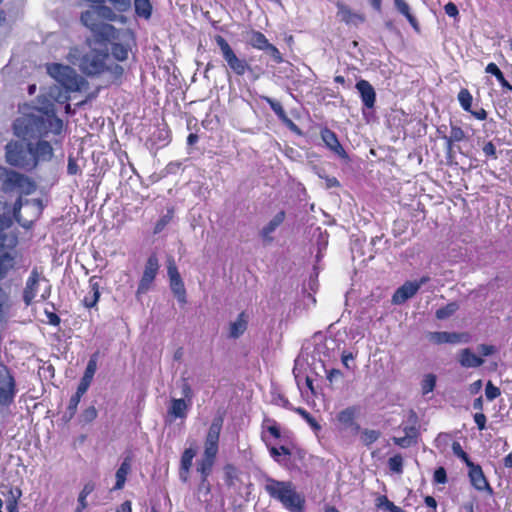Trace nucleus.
Returning a JSON list of instances; mask_svg holds the SVG:
<instances>
[{
    "mask_svg": "<svg viewBox=\"0 0 512 512\" xmlns=\"http://www.w3.org/2000/svg\"><path fill=\"white\" fill-rule=\"evenodd\" d=\"M63 126V121L56 115H52L49 118L26 115L16 120L14 130L18 137L39 138L35 144L28 143L30 155L35 160V167L39 162L50 161L54 154L51 143L43 138L47 137L49 132H52L54 135H61Z\"/></svg>",
    "mask_w": 512,
    "mask_h": 512,
    "instance_id": "1",
    "label": "nucleus"
},
{
    "mask_svg": "<svg viewBox=\"0 0 512 512\" xmlns=\"http://www.w3.org/2000/svg\"><path fill=\"white\" fill-rule=\"evenodd\" d=\"M97 16L107 21H116L118 16L105 3L96 5L94 10L87 9L80 15L81 24L91 32L94 41L100 45L108 46L117 38V29L112 24L97 21Z\"/></svg>",
    "mask_w": 512,
    "mask_h": 512,
    "instance_id": "2",
    "label": "nucleus"
},
{
    "mask_svg": "<svg viewBox=\"0 0 512 512\" xmlns=\"http://www.w3.org/2000/svg\"><path fill=\"white\" fill-rule=\"evenodd\" d=\"M104 50L91 48L89 51L82 53L78 48L71 49L69 53V61L71 64L78 66L79 70L88 77L98 76L105 71H111L116 78H120L123 74V68L119 64L113 66L107 65L109 53L107 46Z\"/></svg>",
    "mask_w": 512,
    "mask_h": 512,
    "instance_id": "3",
    "label": "nucleus"
},
{
    "mask_svg": "<svg viewBox=\"0 0 512 512\" xmlns=\"http://www.w3.org/2000/svg\"><path fill=\"white\" fill-rule=\"evenodd\" d=\"M265 491L270 498L278 501L286 510L290 512L305 511V497L296 490L293 482L268 477L265 482Z\"/></svg>",
    "mask_w": 512,
    "mask_h": 512,
    "instance_id": "4",
    "label": "nucleus"
},
{
    "mask_svg": "<svg viewBox=\"0 0 512 512\" xmlns=\"http://www.w3.org/2000/svg\"><path fill=\"white\" fill-rule=\"evenodd\" d=\"M222 425L223 419L221 417L213 419L205 438L203 455L201 459L197 461L196 470L200 474V478H203V482H206V478H209L213 471V466L219 451V439Z\"/></svg>",
    "mask_w": 512,
    "mask_h": 512,
    "instance_id": "5",
    "label": "nucleus"
},
{
    "mask_svg": "<svg viewBox=\"0 0 512 512\" xmlns=\"http://www.w3.org/2000/svg\"><path fill=\"white\" fill-rule=\"evenodd\" d=\"M215 43L220 49L221 55L226 62L228 69L236 76H243L246 73H253V67L245 58H240L229 42L221 35L214 37Z\"/></svg>",
    "mask_w": 512,
    "mask_h": 512,
    "instance_id": "6",
    "label": "nucleus"
},
{
    "mask_svg": "<svg viewBox=\"0 0 512 512\" xmlns=\"http://www.w3.org/2000/svg\"><path fill=\"white\" fill-rule=\"evenodd\" d=\"M41 281H45L47 283L49 282L45 278L43 273L39 270V268L34 267L31 270V272L26 280L25 287L22 292V299H23L24 304L27 307L31 306L34 302H40V301L44 302V301L48 300L49 297L51 296L52 288H51V285L48 284L45 287V289L43 290V292L40 294V298L38 300H36Z\"/></svg>",
    "mask_w": 512,
    "mask_h": 512,
    "instance_id": "7",
    "label": "nucleus"
},
{
    "mask_svg": "<svg viewBox=\"0 0 512 512\" xmlns=\"http://www.w3.org/2000/svg\"><path fill=\"white\" fill-rule=\"evenodd\" d=\"M5 159L13 167L26 170L35 168V160L30 155L28 144L25 146L19 141H10L6 144Z\"/></svg>",
    "mask_w": 512,
    "mask_h": 512,
    "instance_id": "8",
    "label": "nucleus"
},
{
    "mask_svg": "<svg viewBox=\"0 0 512 512\" xmlns=\"http://www.w3.org/2000/svg\"><path fill=\"white\" fill-rule=\"evenodd\" d=\"M0 170L5 175L2 183L4 192L18 190L20 194L30 195L36 190L35 182L28 176L5 167H0Z\"/></svg>",
    "mask_w": 512,
    "mask_h": 512,
    "instance_id": "9",
    "label": "nucleus"
},
{
    "mask_svg": "<svg viewBox=\"0 0 512 512\" xmlns=\"http://www.w3.org/2000/svg\"><path fill=\"white\" fill-rule=\"evenodd\" d=\"M48 74L68 91H79L81 80L69 66L60 63L47 65Z\"/></svg>",
    "mask_w": 512,
    "mask_h": 512,
    "instance_id": "10",
    "label": "nucleus"
},
{
    "mask_svg": "<svg viewBox=\"0 0 512 512\" xmlns=\"http://www.w3.org/2000/svg\"><path fill=\"white\" fill-rule=\"evenodd\" d=\"M17 393L16 381L10 369L0 364V406L8 407L14 402Z\"/></svg>",
    "mask_w": 512,
    "mask_h": 512,
    "instance_id": "11",
    "label": "nucleus"
},
{
    "mask_svg": "<svg viewBox=\"0 0 512 512\" xmlns=\"http://www.w3.org/2000/svg\"><path fill=\"white\" fill-rule=\"evenodd\" d=\"M159 270V261L155 253L151 254L145 264L142 277L136 291L137 295L145 294L151 288Z\"/></svg>",
    "mask_w": 512,
    "mask_h": 512,
    "instance_id": "12",
    "label": "nucleus"
},
{
    "mask_svg": "<svg viewBox=\"0 0 512 512\" xmlns=\"http://www.w3.org/2000/svg\"><path fill=\"white\" fill-rule=\"evenodd\" d=\"M167 273L172 293L181 305H185L187 303L186 289L173 258L168 261Z\"/></svg>",
    "mask_w": 512,
    "mask_h": 512,
    "instance_id": "13",
    "label": "nucleus"
},
{
    "mask_svg": "<svg viewBox=\"0 0 512 512\" xmlns=\"http://www.w3.org/2000/svg\"><path fill=\"white\" fill-rule=\"evenodd\" d=\"M469 472L468 476L471 482V485L479 492H487L488 494H493V489L488 482L482 467L479 464H473L468 467Z\"/></svg>",
    "mask_w": 512,
    "mask_h": 512,
    "instance_id": "14",
    "label": "nucleus"
},
{
    "mask_svg": "<svg viewBox=\"0 0 512 512\" xmlns=\"http://www.w3.org/2000/svg\"><path fill=\"white\" fill-rule=\"evenodd\" d=\"M321 138L325 143V146L333 152L335 155L340 157L343 160H348V153L345 151L339 139L334 131L329 129L328 127H324L320 131Z\"/></svg>",
    "mask_w": 512,
    "mask_h": 512,
    "instance_id": "15",
    "label": "nucleus"
},
{
    "mask_svg": "<svg viewBox=\"0 0 512 512\" xmlns=\"http://www.w3.org/2000/svg\"><path fill=\"white\" fill-rule=\"evenodd\" d=\"M405 433L402 437H392V442L400 448H410L418 444L420 439V429L416 424L403 427Z\"/></svg>",
    "mask_w": 512,
    "mask_h": 512,
    "instance_id": "16",
    "label": "nucleus"
},
{
    "mask_svg": "<svg viewBox=\"0 0 512 512\" xmlns=\"http://www.w3.org/2000/svg\"><path fill=\"white\" fill-rule=\"evenodd\" d=\"M355 88L360 95L363 106L367 109H373L376 103V92L372 84L365 79H360L357 81Z\"/></svg>",
    "mask_w": 512,
    "mask_h": 512,
    "instance_id": "17",
    "label": "nucleus"
},
{
    "mask_svg": "<svg viewBox=\"0 0 512 512\" xmlns=\"http://www.w3.org/2000/svg\"><path fill=\"white\" fill-rule=\"evenodd\" d=\"M420 289V284H417L416 281H407L402 286H400L392 296L393 304H402L406 302L408 299L412 298Z\"/></svg>",
    "mask_w": 512,
    "mask_h": 512,
    "instance_id": "18",
    "label": "nucleus"
},
{
    "mask_svg": "<svg viewBox=\"0 0 512 512\" xmlns=\"http://www.w3.org/2000/svg\"><path fill=\"white\" fill-rule=\"evenodd\" d=\"M337 16L339 19L349 26H358L365 21L363 14L352 11L348 6L338 3L337 4Z\"/></svg>",
    "mask_w": 512,
    "mask_h": 512,
    "instance_id": "19",
    "label": "nucleus"
},
{
    "mask_svg": "<svg viewBox=\"0 0 512 512\" xmlns=\"http://www.w3.org/2000/svg\"><path fill=\"white\" fill-rule=\"evenodd\" d=\"M89 291L84 296L82 303L83 305L91 309L95 307L100 299V283L97 276H91L89 278Z\"/></svg>",
    "mask_w": 512,
    "mask_h": 512,
    "instance_id": "20",
    "label": "nucleus"
},
{
    "mask_svg": "<svg viewBox=\"0 0 512 512\" xmlns=\"http://www.w3.org/2000/svg\"><path fill=\"white\" fill-rule=\"evenodd\" d=\"M451 131L450 135H444L442 138L445 141V150L448 156H451L454 152V144L457 142H461L467 139V135L465 131L458 125H454L451 123L450 125Z\"/></svg>",
    "mask_w": 512,
    "mask_h": 512,
    "instance_id": "21",
    "label": "nucleus"
},
{
    "mask_svg": "<svg viewBox=\"0 0 512 512\" xmlns=\"http://www.w3.org/2000/svg\"><path fill=\"white\" fill-rule=\"evenodd\" d=\"M285 217V211L281 210L261 229L260 236L265 243L273 242L271 234L284 222Z\"/></svg>",
    "mask_w": 512,
    "mask_h": 512,
    "instance_id": "22",
    "label": "nucleus"
},
{
    "mask_svg": "<svg viewBox=\"0 0 512 512\" xmlns=\"http://www.w3.org/2000/svg\"><path fill=\"white\" fill-rule=\"evenodd\" d=\"M458 361L464 368H477L484 363L483 358L473 353L470 348H464L460 351Z\"/></svg>",
    "mask_w": 512,
    "mask_h": 512,
    "instance_id": "23",
    "label": "nucleus"
},
{
    "mask_svg": "<svg viewBox=\"0 0 512 512\" xmlns=\"http://www.w3.org/2000/svg\"><path fill=\"white\" fill-rule=\"evenodd\" d=\"M131 471V457H126L119 468L116 471L115 477H116V483L112 490H121L124 488L127 476Z\"/></svg>",
    "mask_w": 512,
    "mask_h": 512,
    "instance_id": "24",
    "label": "nucleus"
},
{
    "mask_svg": "<svg viewBox=\"0 0 512 512\" xmlns=\"http://www.w3.org/2000/svg\"><path fill=\"white\" fill-rule=\"evenodd\" d=\"M196 455V450L193 448H186L180 459V477L181 479L186 482L188 479V473L192 467V461L193 458Z\"/></svg>",
    "mask_w": 512,
    "mask_h": 512,
    "instance_id": "25",
    "label": "nucleus"
},
{
    "mask_svg": "<svg viewBox=\"0 0 512 512\" xmlns=\"http://www.w3.org/2000/svg\"><path fill=\"white\" fill-rule=\"evenodd\" d=\"M356 413L357 409L354 406L347 407L338 413L337 420L346 427H353L358 432L360 425L355 422Z\"/></svg>",
    "mask_w": 512,
    "mask_h": 512,
    "instance_id": "26",
    "label": "nucleus"
},
{
    "mask_svg": "<svg viewBox=\"0 0 512 512\" xmlns=\"http://www.w3.org/2000/svg\"><path fill=\"white\" fill-rule=\"evenodd\" d=\"M394 4H395V7L398 10V12L400 14H402L407 19V21L409 22L411 27L416 32H419L420 31L419 22H418L417 18L411 13L410 7L406 3V1L405 0H394Z\"/></svg>",
    "mask_w": 512,
    "mask_h": 512,
    "instance_id": "27",
    "label": "nucleus"
},
{
    "mask_svg": "<svg viewBox=\"0 0 512 512\" xmlns=\"http://www.w3.org/2000/svg\"><path fill=\"white\" fill-rule=\"evenodd\" d=\"M265 101L269 104L272 111L277 115V117L287 126L293 129H297L295 123L287 116L283 106L280 102L275 101L269 97L264 98Z\"/></svg>",
    "mask_w": 512,
    "mask_h": 512,
    "instance_id": "28",
    "label": "nucleus"
},
{
    "mask_svg": "<svg viewBox=\"0 0 512 512\" xmlns=\"http://www.w3.org/2000/svg\"><path fill=\"white\" fill-rule=\"evenodd\" d=\"M192 403H189L185 399H172L171 406L169 407V414L174 418H185L187 415V410L191 406Z\"/></svg>",
    "mask_w": 512,
    "mask_h": 512,
    "instance_id": "29",
    "label": "nucleus"
},
{
    "mask_svg": "<svg viewBox=\"0 0 512 512\" xmlns=\"http://www.w3.org/2000/svg\"><path fill=\"white\" fill-rule=\"evenodd\" d=\"M247 325H248V316L243 311L238 315L236 321H234L230 324V332H229L230 337H232V338L240 337L246 331Z\"/></svg>",
    "mask_w": 512,
    "mask_h": 512,
    "instance_id": "30",
    "label": "nucleus"
},
{
    "mask_svg": "<svg viewBox=\"0 0 512 512\" xmlns=\"http://www.w3.org/2000/svg\"><path fill=\"white\" fill-rule=\"evenodd\" d=\"M261 428H262V438H264L265 432H268L275 439H279L281 437L280 424L273 418L265 416L263 418Z\"/></svg>",
    "mask_w": 512,
    "mask_h": 512,
    "instance_id": "31",
    "label": "nucleus"
},
{
    "mask_svg": "<svg viewBox=\"0 0 512 512\" xmlns=\"http://www.w3.org/2000/svg\"><path fill=\"white\" fill-rule=\"evenodd\" d=\"M95 490V483L92 481L87 482L78 495L77 507L75 512H83L87 507V497Z\"/></svg>",
    "mask_w": 512,
    "mask_h": 512,
    "instance_id": "32",
    "label": "nucleus"
},
{
    "mask_svg": "<svg viewBox=\"0 0 512 512\" xmlns=\"http://www.w3.org/2000/svg\"><path fill=\"white\" fill-rule=\"evenodd\" d=\"M485 72L495 76L503 90L512 92V85L506 80L504 74L494 62L487 64Z\"/></svg>",
    "mask_w": 512,
    "mask_h": 512,
    "instance_id": "33",
    "label": "nucleus"
},
{
    "mask_svg": "<svg viewBox=\"0 0 512 512\" xmlns=\"http://www.w3.org/2000/svg\"><path fill=\"white\" fill-rule=\"evenodd\" d=\"M248 43L255 49L264 50L269 41L262 32L252 30L249 34Z\"/></svg>",
    "mask_w": 512,
    "mask_h": 512,
    "instance_id": "34",
    "label": "nucleus"
},
{
    "mask_svg": "<svg viewBox=\"0 0 512 512\" xmlns=\"http://www.w3.org/2000/svg\"><path fill=\"white\" fill-rule=\"evenodd\" d=\"M388 469L391 473L401 475L404 471V459L400 453L391 456L387 461Z\"/></svg>",
    "mask_w": 512,
    "mask_h": 512,
    "instance_id": "35",
    "label": "nucleus"
},
{
    "mask_svg": "<svg viewBox=\"0 0 512 512\" xmlns=\"http://www.w3.org/2000/svg\"><path fill=\"white\" fill-rule=\"evenodd\" d=\"M375 506L377 509H383L389 512H405L401 507L396 506L390 501L386 495L378 496L375 500Z\"/></svg>",
    "mask_w": 512,
    "mask_h": 512,
    "instance_id": "36",
    "label": "nucleus"
},
{
    "mask_svg": "<svg viewBox=\"0 0 512 512\" xmlns=\"http://www.w3.org/2000/svg\"><path fill=\"white\" fill-rule=\"evenodd\" d=\"M81 398L82 397L76 393L71 396L67 409L63 415V419L66 422L70 421L76 415Z\"/></svg>",
    "mask_w": 512,
    "mask_h": 512,
    "instance_id": "37",
    "label": "nucleus"
},
{
    "mask_svg": "<svg viewBox=\"0 0 512 512\" xmlns=\"http://www.w3.org/2000/svg\"><path fill=\"white\" fill-rule=\"evenodd\" d=\"M135 12L138 16L145 19L150 18L152 13V5L149 0H134Z\"/></svg>",
    "mask_w": 512,
    "mask_h": 512,
    "instance_id": "38",
    "label": "nucleus"
},
{
    "mask_svg": "<svg viewBox=\"0 0 512 512\" xmlns=\"http://www.w3.org/2000/svg\"><path fill=\"white\" fill-rule=\"evenodd\" d=\"M457 98L463 110L466 112H472L473 97L468 89L462 88L459 91Z\"/></svg>",
    "mask_w": 512,
    "mask_h": 512,
    "instance_id": "39",
    "label": "nucleus"
},
{
    "mask_svg": "<svg viewBox=\"0 0 512 512\" xmlns=\"http://www.w3.org/2000/svg\"><path fill=\"white\" fill-rule=\"evenodd\" d=\"M381 436V432L379 430H373V429H363L361 431V442L363 445L369 447L373 443H375Z\"/></svg>",
    "mask_w": 512,
    "mask_h": 512,
    "instance_id": "40",
    "label": "nucleus"
},
{
    "mask_svg": "<svg viewBox=\"0 0 512 512\" xmlns=\"http://www.w3.org/2000/svg\"><path fill=\"white\" fill-rule=\"evenodd\" d=\"M458 304L456 302H450L447 305L436 310V318L444 320L452 316L458 310Z\"/></svg>",
    "mask_w": 512,
    "mask_h": 512,
    "instance_id": "41",
    "label": "nucleus"
},
{
    "mask_svg": "<svg viewBox=\"0 0 512 512\" xmlns=\"http://www.w3.org/2000/svg\"><path fill=\"white\" fill-rule=\"evenodd\" d=\"M97 359H98V352L94 353L86 366V369L84 371V374L82 376L83 379L89 380L90 382L93 381L94 375L97 370Z\"/></svg>",
    "mask_w": 512,
    "mask_h": 512,
    "instance_id": "42",
    "label": "nucleus"
},
{
    "mask_svg": "<svg viewBox=\"0 0 512 512\" xmlns=\"http://www.w3.org/2000/svg\"><path fill=\"white\" fill-rule=\"evenodd\" d=\"M21 496V491L19 489H16L14 492L11 488L9 490V496L6 500V510L7 512H19L18 511V499Z\"/></svg>",
    "mask_w": 512,
    "mask_h": 512,
    "instance_id": "43",
    "label": "nucleus"
},
{
    "mask_svg": "<svg viewBox=\"0 0 512 512\" xmlns=\"http://www.w3.org/2000/svg\"><path fill=\"white\" fill-rule=\"evenodd\" d=\"M270 456L279 464H284L283 459L281 458L282 455L290 456L291 451L288 447L281 445L280 447L272 446L269 448Z\"/></svg>",
    "mask_w": 512,
    "mask_h": 512,
    "instance_id": "44",
    "label": "nucleus"
},
{
    "mask_svg": "<svg viewBox=\"0 0 512 512\" xmlns=\"http://www.w3.org/2000/svg\"><path fill=\"white\" fill-rule=\"evenodd\" d=\"M436 375L430 373L426 374L421 381V391L423 395H426L430 392H432L436 386Z\"/></svg>",
    "mask_w": 512,
    "mask_h": 512,
    "instance_id": "45",
    "label": "nucleus"
},
{
    "mask_svg": "<svg viewBox=\"0 0 512 512\" xmlns=\"http://www.w3.org/2000/svg\"><path fill=\"white\" fill-rule=\"evenodd\" d=\"M295 412L299 414L314 431H319L321 429V425L306 409L298 407L295 408Z\"/></svg>",
    "mask_w": 512,
    "mask_h": 512,
    "instance_id": "46",
    "label": "nucleus"
},
{
    "mask_svg": "<svg viewBox=\"0 0 512 512\" xmlns=\"http://www.w3.org/2000/svg\"><path fill=\"white\" fill-rule=\"evenodd\" d=\"M452 451L455 456H457L466 464L467 467H470L474 464V462L471 461L469 455L463 450L461 444L458 441H454L452 443Z\"/></svg>",
    "mask_w": 512,
    "mask_h": 512,
    "instance_id": "47",
    "label": "nucleus"
},
{
    "mask_svg": "<svg viewBox=\"0 0 512 512\" xmlns=\"http://www.w3.org/2000/svg\"><path fill=\"white\" fill-rule=\"evenodd\" d=\"M173 217V210H168L167 214L163 215L158 221L156 222L153 233L159 234L162 232L165 227L170 223Z\"/></svg>",
    "mask_w": 512,
    "mask_h": 512,
    "instance_id": "48",
    "label": "nucleus"
},
{
    "mask_svg": "<svg viewBox=\"0 0 512 512\" xmlns=\"http://www.w3.org/2000/svg\"><path fill=\"white\" fill-rule=\"evenodd\" d=\"M112 55L119 61H124L128 58V49L121 43H114L112 45Z\"/></svg>",
    "mask_w": 512,
    "mask_h": 512,
    "instance_id": "49",
    "label": "nucleus"
},
{
    "mask_svg": "<svg viewBox=\"0 0 512 512\" xmlns=\"http://www.w3.org/2000/svg\"><path fill=\"white\" fill-rule=\"evenodd\" d=\"M21 198H18V200L15 202L14 204V208H13V214H14V217L16 219V221L23 227L25 228H28L30 226V224L32 223V221H26V220H23L22 219V216H21Z\"/></svg>",
    "mask_w": 512,
    "mask_h": 512,
    "instance_id": "50",
    "label": "nucleus"
},
{
    "mask_svg": "<svg viewBox=\"0 0 512 512\" xmlns=\"http://www.w3.org/2000/svg\"><path fill=\"white\" fill-rule=\"evenodd\" d=\"M448 338L447 343H459V342H468L470 340V335L466 332L457 333V332H447Z\"/></svg>",
    "mask_w": 512,
    "mask_h": 512,
    "instance_id": "51",
    "label": "nucleus"
},
{
    "mask_svg": "<svg viewBox=\"0 0 512 512\" xmlns=\"http://www.w3.org/2000/svg\"><path fill=\"white\" fill-rule=\"evenodd\" d=\"M485 395L487 400L493 401L501 395L499 387L495 386L491 381H488L485 387Z\"/></svg>",
    "mask_w": 512,
    "mask_h": 512,
    "instance_id": "52",
    "label": "nucleus"
},
{
    "mask_svg": "<svg viewBox=\"0 0 512 512\" xmlns=\"http://www.w3.org/2000/svg\"><path fill=\"white\" fill-rule=\"evenodd\" d=\"M263 51H266L271 57L272 59L274 60V62L276 64H281L284 59H283V56L281 54V52L279 51V49L271 44L270 42L268 43L267 47H265V49Z\"/></svg>",
    "mask_w": 512,
    "mask_h": 512,
    "instance_id": "53",
    "label": "nucleus"
},
{
    "mask_svg": "<svg viewBox=\"0 0 512 512\" xmlns=\"http://www.w3.org/2000/svg\"><path fill=\"white\" fill-rule=\"evenodd\" d=\"M98 412L94 406L87 407L81 414L84 423H91L96 419Z\"/></svg>",
    "mask_w": 512,
    "mask_h": 512,
    "instance_id": "54",
    "label": "nucleus"
},
{
    "mask_svg": "<svg viewBox=\"0 0 512 512\" xmlns=\"http://www.w3.org/2000/svg\"><path fill=\"white\" fill-rule=\"evenodd\" d=\"M433 481L436 484H445L448 481L447 472L444 467L440 466L435 469L433 474Z\"/></svg>",
    "mask_w": 512,
    "mask_h": 512,
    "instance_id": "55",
    "label": "nucleus"
},
{
    "mask_svg": "<svg viewBox=\"0 0 512 512\" xmlns=\"http://www.w3.org/2000/svg\"><path fill=\"white\" fill-rule=\"evenodd\" d=\"M118 12H126L131 7V0H108Z\"/></svg>",
    "mask_w": 512,
    "mask_h": 512,
    "instance_id": "56",
    "label": "nucleus"
},
{
    "mask_svg": "<svg viewBox=\"0 0 512 512\" xmlns=\"http://www.w3.org/2000/svg\"><path fill=\"white\" fill-rule=\"evenodd\" d=\"M428 338L430 341H432L435 344H444L447 343V332H430L428 335Z\"/></svg>",
    "mask_w": 512,
    "mask_h": 512,
    "instance_id": "57",
    "label": "nucleus"
},
{
    "mask_svg": "<svg viewBox=\"0 0 512 512\" xmlns=\"http://www.w3.org/2000/svg\"><path fill=\"white\" fill-rule=\"evenodd\" d=\"M181 393H182V396H183L181 399H185L189 403H192L193 390H192L190 384L188 383V381L186 379H184L183 382H182Z\"/></svg>",
    "mask_w": 512,
    "mask_h": 512,
    "instance_id": "58",
    "label": "nucleus"
},
{
    "mask_svg": "<svg viewBox=\"0 0 512 512\" xmlns=\"http://www.w3.org/2000/svg\"><path fill=\"white\" fill-rule=\"evenodd\" d=\"M482 151L487 158L494 159V160L498 158L497 152H496V147L492 141H488L487 143H485L482 148Z\"/></svg>",
    "mask_w": 512,
    "mask_h": 512,
    "instance_id": "59",
    "label": "nucleus"
},
{
    "mask_svg": "<svg viewBox=\"0 0 512 512\" xmlns=\"http://www.w3.org/2000/svg\"><path fill=\"white\" fill-rule=\"evenodd\" d=\"M444 11L451 18L457 19L459 17L458 7L453 2H448L444 6Z\"/></svg>",
    "mask_w": 512,
    "mask_h": 512,
    "instance_id": "60",
    "label": "nucleus"
},
{
    "mask_svg": "<svg viewBox=\"0 0 512 512\" xmlns=\"http://www.w3.org/2000/svg\"><path fill=\"white\" fill-rule=\"evenodd\" d=\"M474 421L477 425L478 430L482 431V430L486 429L487 418L483 412L475 413Z\"/></svg>",
    "mask_w": 512,
    "mask_h": 512,
    "instance_id": "61",
    "label": "nucleus"
},
{
    "mask_svg": "<svg viewBox=\"0 0 512 512\" xmlns=\"http://www.w3.org/2000/svg\"><path fill=\"white\" fill-rule=\"evenodd\" d=\"M92 382L89 380L81 378L80 383L78 384L76 394L83 397V395L87 392Z\"/></svg>",
    "mask_w": 512,
    "mask_h": 512,
    "instance_id": "62",
    "label": "nucleus"
},
{
    "mask_svg": "<svg viewBox=\"0 0 512 512\" xmlns=\"http://www.w3.org/2000/svg\"><path fill=\"white\" fill-rule=\"evenodd\" d=\"M478 350L482 356H489L496 352V348L493 345L481 344L478 346Z\"/></svg>",
    "mask_w": 512,
    "mask_h": 512,
    "instance_id": "63",
    "label": "nucleus"
},
{
    "mask_svg": "<svg viewBox=\"0 0 512 512\" xmlns=\"http://www.w3.org/2000/svg\"><path fill=\"white\" fill-rule=\"evenodd\" d=\"M79 171V166L73 158L68 159L67 172L70 175H75Z\"/></svg>",
    "mask_w": 512,
    "mask_h": 512,
    "instance_id": "64",
    "label": "nucleus"
}]
</instances>
